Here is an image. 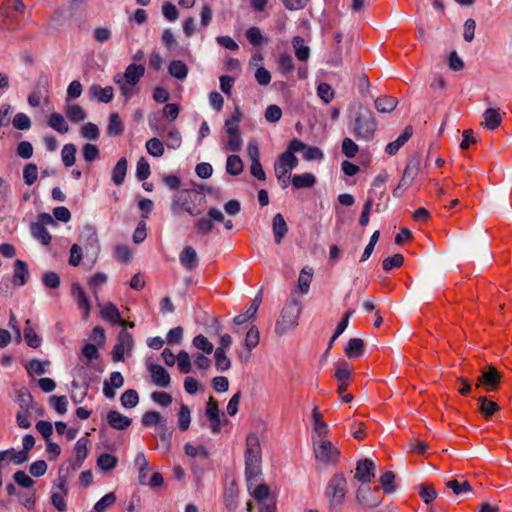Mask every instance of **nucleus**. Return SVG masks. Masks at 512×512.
<instances>
[{
	"label": "nucleus",
	"instance_id": "f257e3e1",
	"mask_svg": "<svg viewBox=\"0 0 512 512\" xmlns=\"http://www.w3.org/2000/svg\"><path fill=\"white\" fill-rule=\"evenodd\" d=\"M262 451L258 436L251 433L246 438L245 450V475L248 489H251V481L261 473Z\"/></svg>",
	"mask_w": 512,
	"mask_h": 512
},
{
	"label": "nucleus",
	"instance_id": "f03ea898",
	"mask_svg": "<svg viewBox=\"0 0 512 512\" xmlns=\"http://www.w3.org/2000/svg\"><path fill=\"white\" fill-rule=\"evenodd\" d=\"M302 311L301 302L295 297L289 299L276 321L275 332L278 335H285L292 331L297 325Z\"/></svg>",
	"mask_w": 512,
	"mask_h": 512
},
{
	"label": "nucleus",
	"instance_id": "7ed1b4c3",
	"mask_svg": "<svg viewBox=\"0 0 512 512\" xmlns=\"http://www.w3.org/2000/svg\"><path fill=\"white\" fill-rule=\"evenodd\" d=\"M24 11L22 0H5L0 7V29L11 31L19 28Z\"/></svg>",
	"mask_w": 512,
	"mask_h": 512
},
{
	"label": "nucleus",
	"instance_id": "20e7f679",
	"mask_svg": "<svg viewBox=\"0 0 512 512\" xmlns=\"http://www.w3.org/2000/svg\"><path fill=\"white\" fill-rule=\"evenodd\" d=\"M377 120L371 111L359 113L351 127V133L358 141L370 142L377 130Z\"/></svg>",
	"mask_w": 512,
	"mask_h": 512
},
{
	"label": "nucleus",
	"instance_id": "39448f33",
	"mask_svg": "<svg viewBox=\"0 0 512 512\" xmlns=\"http://www.w3.org/2000/svg\"><path fill=\"white\" fill-rule=\"evenodd\" d=\"M144 72V66H127L124 74L114 76V81L119 86L126 101L136 93V86Z\"/></svg>",
	"mask_w": 512,
	"mask_h": 512
},
{
	"label": "nucleus",
	"instance_id": "423d86ee",
	"mask_svg": "<svg viewBox=\"0 0 512 512\" xmlns=\"http://www.w3.org/2000/svg\"><path fill=\"white\" fill-rule=\"evenodd\" d=\"M347 493V480L342 473H338L332 476L329 480L325 496L329 501V509L336 510L340 508L344 501Z\"/></svg>",
	"mask_w": 512,
	"mask_h": 512
},
{
	"label": "nucleus",
	"instance_id": "0eeeda50",
	"mask_svg": "<svg viewBox=\"0 0 512 512\" xmlns=\"http://www.w3.org/2000/svg\"><path fill=\"white\" fill-rule=\"evenodd\" d=\"M199 194L196 191L184 189L178 191L174 196L171 203V212L173 215L178 216L182 211L187 212L191 216H197L200 214L199 210H196L192 205Z\"/></svg>",
	"mask_w": 512,
	"mask_h": 512
},
{
	"label": "nucleus",
	"instance_id": "6e6552de",
	"mask_svg": "<svg viewBox=\"0 0 512 512\" xmlns=\"http://www.w3.org/2000/svg\"><path fill=\"white\" fill-rule=\"evenodd\" d=\"M315 458L324 464H336L340 451L327 437L313 438Z\"/></svg>",
	"mask_w": 512,
	"mask_h": 512
},
{
	"label": "nucleus",
	"instance_id": "1a4fd4ad",
	"mask_svg": "<svg viewBox=\"0 0 512 512\" xmlns=\"http://www.w3.org/2000/svg\"><path fill=\"white\" fill-rule=\"evenodd\" d=\"M298 165V159L290 153H282L275 162L274 170L278 181L286 188L289 183L290 172Z\"/></svg>",
	"mask_w": 512,
	"mask_h": 512
},
{
	"label": "nucleus",
	"instance_id": "9d476101",
	"mask_svg": "<svg viewBox=\"0 0 512 512\" xmlns=\"http://www.w3.org/2000/svg\"><path fill=\"white\" fill-rule=\"evenodd\" d=\"M224 220V214L216 207H211L207 211V217H201L194 223L197 233L201 235H209L214 229V221L220 222Z\"/></svg>",
	"mask_w": 512,
	"mask_h": 512
},
{
	"label": "nucleus",
	"instance_id": "9b49d317",
	"mask_svg": "<svg viewBox=\"0 0 512 512\" xmlns=\"http://www.w3.org/2000/svg\"><path fill=\"white\" fill-rule=\"evenodd\" d=\"M501 380V373L494 367L489 366L483 369L481 375L477 379L476 386L483 388L486 392L496 391Z\"/></svg>",
	"mask_w": 512,
	"mask_h": 512
},
{
	"label": "nucleus",
	"instance_id": "f8f14e48",
	"mask_svg": "<svg viewBox=\"0 0 512 512\" xmlns=\"http://www.w3.org/2000/svg\"><path fill=\"white\" fill-rule=\"evenodd\" d=\"M133 344L132 335L126 330H121L117 338V343L112 350L113 361H122L124 359V355L131 352Z\"/></svg>",
	"mask_w": 512,
	"mask_h": 512
},
{
	"label": "nucleus",
	"instance_id": "ddd939ff",
	"mask_svg": "<svg viewBox=\"0 0 512 512\" xmlns=\"http://www.w3.org/2000/svg\"><path fill=\"white\" fill-rule=\"evenodd\" d=\"M379 493L380 487L378 486L374 487L373 490L367 487H360L356 492V499L361 506L372 509L381 503Z\"/></svg>",
	"mask_w": 512,
	"mask_h": 512
},
{
	"label": "nucleus",
	"instance_id": "4468645a",
	"mask_svg": "<svg viewBox=\"0 0 512 512\" xmlns=\"http://www.w3.org/2000/svg\"><path fill=\"white\" fill-rule=\"evenodd\" d=\"M71 295L76 302L78 309L82 312V319L87 321L90 317L91 302L79 283L72 284Z\"/></svg>",
	"mask_w": 512,
	"mask_h": 512
},
{
	"label": "nucleus",
	"instance_id": "2eb2a0df",
	"mask_svg": "<svg viewBox=\"0 0 512 512\" xmlns=\"http://www.w3.org/2000/svg\"><path fill=\"white\" fill-rule=\"evenodd\" d=\"M418 172V164L417 163H408L403 176L399 181L398 186L393 190L392 194L396 198H400L403 196L405 191L411 186Z\"/></svg>",
	"mask_w": 512,
	"mask_h": 512
},
{
	"label": "nucleus",
	"instance_id": "dca6fc26",
	"mask_svg": "<svg viewBox=\"0 0 512 512\" xmlns=\"http://www.w3.org/2000/svg\"><path fill=\"white\" fill-rule=\"evenodd\" d=\"M375 476V464L370 459H363L357 462L355 478L362 484L371 482Z\"/></svg>",
	"mask_w": 512,
	"mask_h": 512
},
{
	"label": "nucleus",
	"instance_id": "f3484780",
	"mask_svg": "<svg viewBox=\"0 0 512 512\" xmlns=\"http://www.w3.org/2000/svg\"><path fill=\"white\" fill-rule=\"evenodd\" d=\"M205 413L210 422L212 433L218 434L221 430V418L218 403L213 397L209 398Z\"/></svg>",
	"mask_w": 512,
	"mask_h": 512
},
{
	"label": "nucleus",
	"instance_id": "a211bd4d",
	"mask_svg": "<svg viewBox=\"0 0 512 512\" xmlns=\"http://www.w3.org/2000/svg\"><path fill=\"white\" fill-rule=\"evenodd\" d=\"M89 442L90 441L87 437H81L75 443L73 449L74 459L71 461V467L73 470L79 469L87 458Z\"/></svg>",
	"mask_w": 512,
	"mask_h": 512
},
{
	"label": "nucleus",
	"instance_id": "6ab92c4d",
	"mask_svg": "<svg viewBox=\"0 0 512 512\" xmlns=\"http://www.w3.org/2000/svg\"><path fill=\"white\" fill-rule=\"evenodd\" d=\"M149 372L152 378L153 383L162 388H166L169 386L171 377L168 371L158 364H151L149 366Z\"/></svg>",
	"mask_w": 512,
	"mask_h": 512
},
{
	"label": "nucleus",
	"instance_id": "aec40b11",
	"mask_svg": "<svg viewBox=\"0 0 512 512\" xmlns=\"http://www.w3.org/2000/svg\"><path fill=\"white\" fill-rule=\"evenodd\" d=\"M29 279L28 265L25 261L17 259L14 262L12 283L15 286H24Z\"/></svg>",
	"mask_w": 512,
	"mask_h": 512
},
{
	"label": "nucleus",
	"instance_id": "412c9836",
	"mask_svg": "<svg viewBox=\"0 0 512 512\" xmlns=\"http://www.w3.org/2000/svg\"><path fill=\"white\" fill-rule=\"evenodd\" d=\"M106 419L107 423L116 430H125L132 423V420L129 417L121 414L116 410L109 411L107 413Z\"/></svg>",
	"mask_w": 512,
	"mask_h": 512
},
{
	"label": "nucleus",
	"instance_id": "4be33fe9",
	"mask_svg": "<svg viewBox=\"0 0 512 512\" xmlns=\"http://www.w3.org/2000/svg\"><path fill=\"white\" fill-rule=\"evenodd\" d=\"M179 261L187 271L194 270L198 265V256L195 249L186 246L179 255Z\"/></svg>",
	"mask_w": 512,
	"mask_h": 512
},
{
	"label": "nucleus",
	"instance_id": "5701e85b",
	"mask_svg": "<svg viewBox=\"0 0 512 512\" xmlns=\"http://www.w3.org/2000/svg\"><path fill=\"white\" fill-rule=\"evenodd\" d=\"M272 230H273L275 243L280 244L288 232L287 223L281 213H277L273 217Z\"/></svg>",
	"mask_w": 512,
	"mask_h": 512
},
{
	"label": "nucleus",
	"instance_id": "b1692460",
	"mask_svg": "<svg viewBox=\"0 0 512 512\" xmlns=\"http://www.w3.org/2000/svg\"><path fill=\"white\" fill-rule=\"evenodd\" d=\"M89 95L101 103H109L113 99L114 91L111 86L101 87L100 85H92L89 88Z\"/></svg>",
	"mask_w": 512,
	"mask_h": 512
},
{
	"label": "nucleus",
	"instance_id": "393cba45",
	"mask_svg": "<svg viewBox=\"0 0 512 512\" xmlns=\"http://www.w3.org/2000/svg\"><path fill=\"white\" fill-rule=\"evenodd\" d=\"M134 466L138 470V480L141 485L147 484V474L149 470V462L144 453L139 452L135 456Z\"/></svg>",
	"mask_w": 512,
	"mask_h": 512
},
{
	"label": "nucleus",
	"instance_id": "a878e982",
	"mask_svg": "<svg viewBox=\"0 0 512 512\" xmlns=\"http://www.w3.org/2000/svg\"><path fill=\"white\" fill-rule=\"evenodd\" d=\"M100 313L101 317L106 321H109L113 324H124V320L121 319L118 308L113 303H107L104 305L101 308Z\"/></svg>",
	"mask_w": 512,
	"mask_h": 512
},
{
	"label": "nucleus",
	"instance_id": "bb28decb",
	"mask_svg": "<svg viewBox=\"0 0 512 512\" xmlns=\"http://www.w3.org/2000/svg\"><path fill=\"white\" fill-rule=\"evenodd\" d=\"M313 429L316 433L314 438L327 437L329 432L328 425L323 421L322 415L318 411L317 407H314L312 411Z\"/></svg>",
	"mask_w": 512,
	"mask_h": 512
},
{
	"label": "nucleus",
	"instance_id": "cd10ccee",
	"mask_svg": "<svg viewBox=\"0 0 512 512\" xmlns=\"http://www.w3.org/2000/svg\"><path fill=\"white\" fill-rule=\"evenodd\" d=\"M47 124L50 128L60 134H65L69 131V125L67 124L64 116L57 112H54L49 116Z\"/></svg>",
	"mask_w": 512,
	"mask_h": 512
},
{
	"label": "nucleus",
	"instance_id": "c85d7f7f",
	"mask_svg": "<svg viewBox=\"0 0 512 512\" xmlns=\"http://www.w3.org/2000/svg\"><path fill=\"white\" fill-rule=\"evenodd\" d=\"M292 46L294 49V53L296 58L301 61H307L310 56V48L305 44V41L302 37L296 36L292 39Z\"/></svg>",
	"mask_w": 512,
	"mask_h": 512
},
{
	"label": "nucleus",
	"instance_id": "c756f323",
	"mask_svg": "<svg viewBox=\"0 0 512 512\" xmlns=\"http://www.w3.org/2000/svg\"><path fill=\"white\" fill-rule=\"evenodd\" d=\"M398 104V101L393 96H382L376 98L374 105L378 112L380 113H390L392 112Z\"/></svg>",
	"mask_w": 512,
	"mask_h": 512
},
{
	"label": "nucleus",
	"instance_id": "7c9ffc66",
	"mask_svg": "<svg viewBox=\"0 0 512 512\" xmlns=\"http://www.w3.org/2000/svg\"><path fill=\"white\" fill-rule=\"evenodd\" d=\"M364 353V342L360 338H352L345 347V354L348 358L356 359Z\"/></svg>",
	"mask_w": 512,
	"mask_h": 512
},
{
	"label": "nucleus",
	"instance_id": "2f4dec72",
	"mask_svg": "<svg viewBox=\"0 0 512 512\" xmlns=\"http://www.w3.org/2000/svg\"><path fill=\"white\" fill-rule=\"evenodd\" d=\"M127 173V160L125 157L120 158L112 169V181L115 185H122Z\"/></svg>",
	"mask_w": 512,
	"mask_h": 512
},
{
	"label": "nucleus",
	"instance_id": "473e14b6",
	"mask_svg": "<svg viewBox=\"0 0 512 512\" xmlns=\"http://www.w3.org/2000/svg\"><path fill=\"white\" fill-rule=\"evenodd\" d=\"M483 118L485 126L490 130L498 128L502 123V117L499 109L488 108L484 112Z\"/></svg>",
	"mask_w": 512,
	"mask_h": 512
},
{
	"label": "nucleus",
	"instance_id": "72a5a7b5",
	"mask_svg": "<svg viewBox=\"0 0 512 512\" xmlns=\"http://www.w3.org/2000/svg\"><path fill=\"white\" fill-rule=\"evenodd\" d=\"M315 182V176L309 172L303 174H296L292 177V185L296 189L311 188L312 186H314Z\"/></svg>",
	"mask_w": 512,
	"mask_h": 512
},
{
	"label": "nucleus",
	"instance_id": "f704fd0d",
	"mask_svg": "<svg viewBox=\"0 0 512 512\" xmlns=\"http://www.w3.org/2000/svg\"><path fill=\"white\" fill-rule=\"evenodd\" d=\"M32 236L38 240L43 245H48L51 242V235L46 229L43 227L41 223H32L30 226Z\"/></svg>",
	"mask_w": 512,
	"mask_h": 512
},
{
	"label": "nucleus",
	"instance_id": "c9c22d12",
	"mask_svg": "<svg viewBox=\"0 0 512 512\" xmlns=\"http://www.w3.org/2000/svg\"><path fill=\"white\" fill-rule=\"evenodd\" d=\"M66 116L73 123L84 121L87 117L85 110L78 104H70L65 109Z\"/></svg>",
	"mask_w": 512,
	"mask_h": 512
},
{
	"label": "nucleus",
	"instance_id": "e433bc0d",
	"mask_svg": "<svg viewBox=\"0 0 512 512\" xmlns=\"http://www.w3.org/2000/svg\"><path fill=\"white\" fill-rule=\"evenodd\" d=\"M313 269L304 267L298 277V289L302 294L309 292L310 283L312 281Z\"/></svg>",
	"mask_w": 512,
	"mask_h": 512
},
{
	"label": "nucleus",
	"instance_id": "4c0bfd02",
	"mask_svg": "<svg viewBox=\"0 0 512 512\" xmlns=\"http://www.w3.org/2000/svg\"><path fill=\"white\" fill-rule=\"evenodd\" d=\"M245 36L249 43L254 46L258 47L268 42V40L263 36L260 28L256 26H252L246 30Z\"/></svg>",
	"mask_w": 512,
	"mask_h": 512
},
{
	"label": "nucleus",
	"instance_id": "58836bf2",
	"mask_svg": "<svg viewBox=\"0 0 512 512\" xmlns=\"http://www.w3.org/2000/svg\"><path fill=\"white\" fill-rule=\"evenodd\" d=\"M117 463V457L109 453H102L97 458V466L105 472L113 470Z\"/></svg>",
	"mask_w": 512,
	"mask_h": 512
},
{
	"label": "nucleus",
	"instance_id": "ea45409f",
	"mask_svg": "<svg viewBox=\"0 0 512 512\" xmlns=\"http://www.w3.org/2000/svg\"><path fill=\"white\" fill-rule=\"evenodd\" d=\"M477 400L479 404V411L486 418L492 416L500 408L496 402L488 400L484 396H480Z\"/></svg>",
	"mask_w": 512,
	"mask_h": 512
},
{
	"label": "nucleus",
	"instance_id": "a19ab883",
	"mask_svg": "<svg viewBox=\"0 0 512 512\" xmlns=\"http://www.w3.org/2000/svg\"><path fill=\"white\" fill-rule=\"evenodd\" d=\"M215 367L218 371L224 372L230 369L231 361L226 356V351L223 348H216L214 352Z\"/></svg>",
	"mask_w": 512,
	"mask_h": 512
},
{
	"label": "nucleus",
	"instance_id": "79ce46f5",
	"mask_svg": "<svg viewBox=\"0 0 512 512\" xmlns=\"http://www.w3.org/2000/svg\"><path fill=\"white\" fill-rule=\"evenodd\" d=\"M24 338L28 346L38 348L41 345V338L36 334L31 327V321L26 320L24 327Z\"/></svg>",
	"mask_w": 512,
	"mask_h": 512
},
{
	"label": "nucleus",
	"instance_id": "37998d69",
	"mask_svg": "<svg viewBox=\"0 0 512 512\" xmlns=\"http://www.w3.org/2000/svg\"><path fill=\"white\" fill-rule=\"evenodd\" d=\"M124 126L117 113H112L109 118L107 134L109 136H119L123 133Z\"/></svg>",
	"mask_w": 512,
	"mask_h": 512
},
{
	"label": "nucleus",
	"instance_id": "c03bdc74",
	"mask_svg": "<svg viewBox=\"0 0 512 512\" xmlns=\"http://www.w3.org/2000/svg\"><path fill=\"white\" fill-rule=\"evenodd\" d=\"M251 495L256 500V502H264L268 500H276V498L271 495L270 488L266 484L257 485L252 491Z\"/></svg>",
	"mask_w": 512,
	"mask_h": 512
},
{
	"label": "nucleus",
	"instance_id": "a18cd8bd",
	"mask_svg": "<svg viewBox=\"0 0 512 512\" xmlns=\"http://www.w3.org/2000/svg\"><path fill=\"white\" fill-rule=\"evenodd\" d=\"M226 171L230 175H239L243 171V162L238 155H230L226 161Z\"/></svg>",
	"mask_w": 512,
	"mask_h": 512
},
{
	"label": "nucleus",
	"instance_id": "49530a36",
	"mask_svg": "<svg viewBox=\"0 0 512 512\" xmlns=\"http://www.w3.org/2000/svg\"><path fill=\"white\" fill-rule=\"evenodd\" d=\"M116 495L114 492L105 494L99 501L94 505V512H105L107 509L112 507L116 503Z\"/></svg>",
	"mask_w": 512,
	"mask_h": 512
},
{
	"label": "nucleus",
	"instance_id": "de8ad7c7",
	"mask_svg": "<svg viewBox=\"0 0 512 512\" xmlns=\"http://www.w3.org/2000/svg\"><path fill=\"white\" fill-rule=\"evenodd\" d=\"M259 341L260 335L258 328L256 326H251L244 339L245 348L250 352L258 346Z\"/></svg>",
	"mask_w": 512,
	"mask_h": 512
},
{
	"label": "nucleus",
	"instance_id": "09e8293b",
	"mask_svg": "<svg viewBox=\"0 0 512 512\" xmlns=\"http://www.w3.org/2000/svg\"><path fill=\"white\" fill-rule=\"evenodd\" d=\"M191 423V411L186 404H181L178 412V428L186 431Z\"/></svg>",
	"mask_w": 512,
	"mask_h": 512
},
{
	"label": "nucleus",
	"instance_id": "8fccbe9b",
	"mask_svg": "<svg viewBox=\"0 0 512 512\" xmlns=\"http://www.w3.org/2000/svg\"><path fill=\"white\" fill-rule=\"evenodd\" d=\"M76 146L72 143L63 146L61 151L62 161L66 167H71L75 164Z\"/></svg>",
	"mask_w": 512,
	"mask_h": 512
},
{
	"label": "nucleus",
	"instance_id": "3c124183",
	"mask_svg": "<svg viewBox=\"0 0 512 512\" xmlns=\"http://www.w3.org/2000/svg\"><path fill=\"white\" fill-rule=\"evenodd\" d=\"M352 374V368L346 361L338 363L335 370V378L338 382H349Z\"/></svg>",
	"mask_w": 512,
	"mask_h": 512
},
{
	"label": "nucleus",
	"instance_id": "603ef678",
	"mask_svg": "<svg viewBox=\"0 0 512 512\" xmlns=\"http://www.w3.org/2000/svg\"><path fill=\"white\" fill-rule=\"evenodd\" d=\"M192 343L196 349L201 350L208 355L211 354L214 350L212 342H210L209 339L202 334L195 336Z\"/></svg>",
	"mask_w": 512,
	"mask_h": 512
},
{
	"label": "nucleus",
	"instance_id": "864d4df0",
	"mask_svg": "<svg viewBox=\"0 0 512 512\" xmlns=\"http://www.w3.org/2000/svg\"><path fill=\"white\" fill-rule=\"evenodd\" d=\"M121 405L125 408H134L139 402L136 390L128 389L120 397Z\"/></svg>",
	"mask_w": 512,
	"mask_h": 512
},
{
	"label": "nucleus",
	"instance_id": "5fc2aeb1",
	"mask_svg": "<svg viewBox=\"0 0 512 512\" xmlns=\"http://www.w3.org/2000/svg\"><path fill=\"white\" fill-rule=\"evenodd\" d=\"M142 425L145 427L159 426L163 424L162 416L157 411H147L142 416Z\"/></svg>",
	"mask_w": 512,
	"mask_h": 512
},
{
	"label": "nucleus",
	"instance_id": "6e6d98bb",
	"mask_svg": "<svg viewBox=\"0 0 512 512\" xmlns=\"http://www.w3.org/2000/svg\"><path fill=\"white\" fill-rule=\"evenodd\" d=\"M38 177V167L34 163H28L23 169V179L26 185L31 186Z\"/></svg>",
	"mask_w": 512,
	"mask_h": 512
},
{
	"label": "nucleus",
	"instance_id": "4d7b16f0",
	"mask_svg": "<svg viewBox=\"0 0 512 512\" xmlns=\"http://www.w3.org/2000/svg\"><path fill=\"white\" fill-rule=\"evenodd\" d=\"M147 152L153 157H161L164 154V145L158 138H151L146 142Z\"/></svg>",
	"mask_w": 512,
	"mask_h": 512
},
{
	"label": "nucleus",
	"instance_id": "13d9d810",
	"mask_svg": "<svg viewBox=\"0 0 512 512\" xmlns=\"http://www.w3.org/2000/svg\"><path fill=\"white\" fill-rule=\"evenodd\" d=\"M242 147V139L240 133L227 134V141L224 149L230 152H238Z\"/></svg>",
	"mask_w": 512,
	"mask_h": 512
},
{
	"label": "nucleus",
	"instance_id": "bf43d9fd",
	"mask_svg": "<svg viewBox=\"0 0 512 512\" xmlns=\"http://www.w3.org/2000/svg\"><path fill=\"white\" fill-rule=\"evenodd\" d=\"M341 151L347 158H354L359 151L358 145L351 138H344L341 144Z\"/></svg>",
	"mask_w": 512,
	"mask_h": 512
},
{
	"label": "nucleus",
	"instance_id": "052dcab7",
	"mask_svg": "<svg viewBox=\"0 0 512 512\" xmlns=\"http://www.w3.org/2000/svg\"><path fill=\"white\" fill-rule=\"evenodd\" d=\"M446 487L451 489L453 491V493L456 495L471 491V486H470L469 482L466 480H463L461 482L456 479L449 480L446 483Z\"/></svg>",
	"mask_w": 512,
	"mask_h": 512
},
{
	"label": "nucleus",
	"instance_id": "680f3d73",
	"mask_svg": "<svg viewBox=\"0 0 512 512\" xmlns=\"http://www.w3.org/2000/svg\"><path fill=\"white\" fill-rule=\"evenodd\" d=\"M177 365L178 369L181 373L188 374L191 371V359L189 354L181 350L177 355Z\"/></svg>",
	"mask_w": 512,
	"mask_h": 512
},
{
	"label": "nucleus",
	"instance_id": "e2e57ef3",
	"mask_svg": "<svg viewBox=\"0 0 512 512\" xmlns=\"http://www.w3.org/2000/svg\"><path fill=\"white\" fill-rule=\"evenodd\" d=\"M4 454L5 460H10L15 464H22L27 461L28 456H26V451H16L13 448L2 451Z\"/></svg>",
	"mask_w": 512,
	"mask_h": 512
},
{
	"label": "nucleus",
	"instance_id": "0e129e2a",
	"mask_svg": "<svg viewBox=\"0 0 512 512\" xmlns=\"http://www.w3.org/2000/svg\"><path fill=\"white\" fill-rule=\"evenodd\" d=\"M318 97L326 104L330 103L334 98V91L327 83H320L317 86Z\"/></svg>",
	"mask_w": 512,
	"mask_h": 512
},
{
	"label": "nucleus",
	"instance_id": "69168bd1",
	"mask_svg": "<svg viewBox=\"0 0 512 512\" xmlns=\"http://www.w3.org/2000/svg\"><path fill=\"white\" fill-rule=\"evenodd\" d=\"M404 257L402 254H394L391 257H387L382 262V267L385 271H390L394 268H399L403 265Z\"/></svg>",
	"mask_w": 512,
	"mask_h": 512
},
{
	"label": "nucleus",
	"instance_id": "338daca9",
	"mask_svg": "<svg viewBox=\"0 0 512 512\" xmlns=\"http://www.w3.org/2000/svg\"><path fill=\"white\" fill-rule=\"evenodd\" d=\"M150 174L151 170L148 161L144 157H141L137 162L136 177L138 180L143 181L146 180Z\"/></svg>",
	"mask_w": 512,
	"mask_h": 512
},
{
	"label": "nucleus",
	"instance_id": "774afa93",
	"mask_svg": "<svg viewBox=\"0 0 512 512\" xmlns=\"http://www.w3.org/2000/svg\"><path fill=\"white\" fill-rule=\"evenodd\" d=\"M395 475L391 471L383 473L380 477V483L385 493H392L395 490Z\"/></svg>",
	"mask_w": 512,
	"mask_h": 512
}]
</instances>
